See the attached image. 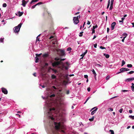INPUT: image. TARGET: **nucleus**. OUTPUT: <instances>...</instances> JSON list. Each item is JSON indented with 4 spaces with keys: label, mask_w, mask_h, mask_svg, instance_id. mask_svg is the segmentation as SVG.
<instances>
[{
    "label": "nucleus",
    "mask_w": 134,
    "mask_h": 134,
    "mask_svg": "<svg viewBox=\"0 0 134 134\" xmlns=\"http://www.w3.org/2000/svg\"><path fill=\"white\" fill-rule=\"evenodd\" d=\"M94 118V117L93 116L91 118L89 119V120L90 121H92L93 120Z\"/></svg>",
    "instance_id": "nucleus-21"
},
{
    "label": "nucleus",
    "mask_w": 134,
    "mask_h": 134,
    "mask_svg": "<svg viewBox=\"0 0 134 134\" xmlns=\"http://www.w3.org/2000/svg\"><path fill=\"white\" fill-rule=\"evenodd\" d=\"M95 32V30L94 29H93L92 30V34H93V33H94Z\"/></svg>",
    "instance_id": "nucleus-56"
},
{
    "label": "nucleus",
    "mask_w": 134,
    "mask_h": 134,
    "mask_svg": "<svg viewBox=\"0 0 134 134\" xmlns=\"http://www.w3.org/2000/svg\"><path fill=\"white\" fill-rule=\"evenodd\" d=\"M129 117L132 119H134V116L130 115L129 116Z\"/></svg>",
    "instance_id": "nucleus-30"
},
{
    "label": "nucleus",
    "mask_w": 134,
    "mask_h": 134,
    "mask_svg": "<svg viewBox=\"0 0 134 134\" xmlns=\"http://www.w3.org/2000/svg\"><path fill=\"white\" fill-rule=\"evenodd\" d=\"M84 78L88 79V76L87 75H84Z\"/></svg>",
    "instance_id": "nucleus-47"
},
{
    "label": "nucleus",
    "mask_w": 134,
    "mask_h": 134,
    "mask_svg": "<svg viewBox=\"0 0 134 134\" xmlns=\"http://www.w3.org/2000/svg\"><path fill=\"white\" fill-rule=\"evenodd\" d=\"M54 37L53 36H51L49 38V39L50 40H51V39H52V38H53Z\"/></svg>",
    "instance_id": "nucleus-59"
},
{
    "label": "nucleus",
    "mask_w": 134,
    "mask_h": 134,
    "mask_svg": "<svg viewBox=\"0 0 134 134\" xmlns=\"http://www.w3.org/2000/svg\"><path fill=\"white\" fill-rule=\"evenodd\" d=\"M38 1L37 0H32L30 3L31 4H32L34 2H36Z\"/></svg>",
    "instance_id": "nucleus-16"
},
{
    "label": "nucleus",
    "mask_w": 134,
    "mask_h": 134,
    "mask_svg": "<svg viewBox=\"0 0 134 134\" xmlns=\"http://www.w3.org/2000/svg\"><path fill=\"white\" fill-rule=\"evenodd\" d=\"M100 48L102 49H105V48L102 46H100Z\"/></svg>",
    "instance_id": "nucleus-44"
},
{
    "label": "nucleus",
    "mask_w": 134,
    "mask_h": 134,
    "mask_svg": "<svg viewBox=\"0 0 134 134\" xmlns=\"http://www.w3.org/2000/svg\"><path fill=\"white\" fill-rule=\"evenodd\" d=\"M81 56H82V57L80 58V60H81L82 59H83V58L84 57V53H82V54L81 55Z\"/></svg>",
    "instance_id": "nucleus-26"
},
{
    "label": "nucleus",
    "mask_w": 134,
    "mask_h": 134,
    "mask_svg": "<svg viewBox=\"0 0 134 134\" xmlns=\"http://www.w3.org/2000/svg\"><path fill=\"white\" fill-rule=\"evenodd\" d=\"M126 37V36H125V37H124L123 38V39H122V42H124V39H125V38Z\"/></svg>",
    "instance_id": "nucleus-51"
},
{
    "label": "nucleus",
    "mask_w": 134,
    "mask_h": 134,
    "mask_svg": "<svg viewBox=\"0 0 134 134\" xmlns=\"http://www.w3.org/2000/svg\"><path fill=\"white\" fill-rule=\"evenodd\" d=\"M118 97V96H114V97H112V98H111L110 99H113L114 98H115L116 97Z\"/></svg>",
    "instance_id": "nucleus-63"
},
{
    "label": "nucleus",
    "mask_w": 134,
    "mask_h": 134,
    "mask_svg": "<svg viewBox=\"0 0 134 134\" xmlns=\"http://www.w3.org/2000/svg\"><path fill=\"white\" fill-rule=\"evenodd\" d=\"M35 58H36V60L35 61V62L36 63H37L38 62V61L39 60V59H38V57H36Z\"/></svg>",
    "instance_id": "nucleus-24"
},
{
    "label": "nucleus",
    "mask_w": 134,
    "mask_h": 134,
    "mask_svg": "<svg viewBox=\"0 0 134 134\" xmlns=\"http://www.w3.org/2000/svg\"><path fill=\"white\" fill-rule=\"evenodd\" d=\"M7 6V4L5 3H4L3 4V7H5Z\"/></svg>",
    "instance_id": "nucleus-37"
},
{
    "label": "nucleus",
    "mask_w": 134,
    "mask_h": 134,
    "mask_svg": "<svg viewBox=\"0 0 134 134\" xmlns=\"http://www.w3.org/2000/svg\"><path fill=\"white\" fill-rule=\"evenodd\" d=\"M60 131L62 132V134H65L64 131V130H60Z\"/></svg>",
    "instance_id": "nucleus-25"
},
{
    "label": "nucleus",
    "mask_w": 134,
    "mask_h": 134,
    "mask_svg": "<svg viewBox=\"0 0 134 134\" xmlns=\"http://www.w3.org/2000/svg\"><path fill=\"white\" fill-rule=\"evenodd\" d=\"M63 83H65L66 84H67L68 83V81H63Z\"/></svg>",
    "instance_id": "nucleus-45"
},
{
    "label": "nucleus",
    "mask_w": 134,
    "mask_h": 134,
    "mask_svg": "<svg viewBox=\"0 0 134 134\" xmlns=\"http://www.w3.org/2000/svg\"><path fill=\"white\" fill-rule=\"evenodd\" d=\"M71 50V48L70 47H69L68 48H67V51H70Z\"/></svg>",
    "instance_id": "nucleus-42"
},
{
    "label": "nucleus",
    "mask_w": 134,
    "mask_h": 134,
    "mask_svg": "<svg viewBox=\"0 0 134 134\" xmlns=\"http://www.w3.org/2000/svg\"><path fill=\"white\" fill-rule=\"evenodd\" d=\"M36 6V5H35V4L33 6H32V7H31V8L32 9H34V8Z\"/></svg>",
    "instance_id": "nucleus-54"
},
{
    "label": "nucleus",
    "mask_w": 134,
    "mask_h": 134,
    "mask_svg": "<svg viewBox=\"0 0 134 134\" xmlns=\"http://www.w3.org/2000/svg\"><path fill=\"white\" fill-rule=\"evenodd\" d=\"M22 24V23H21L19 24L18 26L15 27L14 28V32L15 33H18L20 30V29L21 27V26Z\"/></svg>",
    "instance_id": "nucleus-1"
},
{
    "label": "nucleus",
    "mask_w": 134,
    "mask_h": 134,
    "mask_svg": "<svg viewBox=\"0 0 134 134\" xmlns=\"http://www.w3.org/2000/svg\"><path fill=\"white\" fill-rule=\"evenodd\" d=\"M2 92L5 94H7L8 93V91L5 88L2 87L1 88Z\"/></svg>",
    "instance_id": "nucleus-6"
},
{
    "label": "nucleus",
    "mask_w": 134,
    "mask_h": 134,
    "mask_svg": "<svg viewBox=\"0 0 134 134\" xmlns=\"http://www.w3.org/2000/svg\"><path fill=\"white\" fill-rule=\"evenodd\" d=\"M54 124L55 125V129L57 130H58L62 128L60 122L58 123L54 122Z\"/></svg>",
    "instance_id": "nucleus-2"
},
{
    "label": "nucleus",
    "mask_w": 134,
    "mask_h": 134,
    "mask_svg": "<svg viewBox=\"0 0 134 134\" xmlns=\"http://www.w3.org/2000/svg\"><path fill=\"white\" fill-rule=\"evenodd\" d=\"M98 109V108H96V109L94 110H93L91 113V114L92 115H93L96 112V111Z\"/></svg>",
    "instance_id": "nucleus-12"
},
{
    "label": "nucleus",
    "mask_w": 134,
    "mask_h": 134,
    "mask_svg": "<svg viewBox=\"0 0 134 134\" xmlns=\"http://www.w3.org/2000/svg\"><path fill=\"white\" fill-rule=\"evenodd\" d=\"M123 109L122 108L121 109L119 110V111L120 113H121Z\"/></svg>",
    "instance_id": "nucleus-49"
},
{
    "label": "nucleus",
    "mask_w": 134,
    "mask_h": 134,
    "mask_svg": "<svg viewBox=\"0 0 134 134\" xmlns=\"http://www.w3.org/2000/svg\"><path fill=\"white\" fill-rule=\"evenodd\" d=\"M70 91H69L68 90L66 92V94H68L69 93Z\"/></svg>",
    "instance_id": "nucleus-52"
},
{
    "label": "nucleus",
    "mask_w": 134,
    "mask_h": 134,
    "mask_svg": "<svg viewBox=\"0 0 134 134\" xmlns=\"http://www.w3.org/2000/svg\"><path fill=\"white\" fill-rule=\"evenodd\" d=\"M109 111H113V109L112 108H109Z\"/></svg>",
    "instance_id": "nucleus-50"
},
{
    "label": "nucleus",
    "mask_w": 134,
    "mask_h": 134,
    "mask_svg": "<svg viewBox=\"0 0 134 134\" xmlns=\"http://www.w3.org/2000/svg\"><path fill=\"white\" fill-rule=\"evenodd\" d=\"M92 72L93 74L94 75V77L95 78V79L96 80V76L97 74L96 73V72L94 69H92Z\"/></svg>",
    "instance_id": "nucleus-10"
},
{
    "label": "nucleus",
    "mask_w": 134,
    "mask_h": 134,
    "mask_svg": "<svg viewBox=\"0 0 134 134\" xmlns=\"http://www.w3.org/2000/svg\"><path fill=\"white\" fill-rule=\"evenodd\" d=\"M87 91H88L89 92L90 91V87H88L87 89Z\"/></svg>",
    "instance_id": "nucleus-58"
},
{
    "label": "nucleus",
    "mask_w": 134,
    "mask_h": 134,
    "mask_svg": "<svg viewBox=\"0 0 134 134\" xmlns=\"http://www.w3.org/2000/svg\"><path fill=\"white\" fill-rule=\"evenodd\" d=\"M48 54L47 53H45L43 55V57H44L46 58L48 56Z\"/></svg>",
    "instance_id": "nucleus-14"
},
{
    "label": "nucleus",
    "mask_w": 134,
    "mask_h": 134,
    "mask_svg": "<svg viewBox=\"0 0 134 134\" xmlns=\"http://www.w3.org/2000/svg\"><path fill=\"white\" fill-rule=\"evenodd\" d=\"M52 64L53 66L55 67L59 65V62L58 61H54Z\"/></svg>",
    "instance_id": "nucleus-5"
},
{
    "label": "nucleus",
    "mask_w": 134,
    "mask_h": 134,
    "mask_svg": "<svg viewBox=\"0 0 134 134\" xmlns=\"http://www.w3.org/2000/svg\"><path fill=\"white\" fill-rule=\"evenodd\" d=\"M43 3L42 2H39L38 3H37L36 4H35L36 6L37 5H39L40 4H42Z\"/></svg>",
    "instance_id": "nucleus-19"
},
{
    "label": "nucleus",
    "mask_w": 134,
    "mask_h": 134,
    "mask_svg": "<svg viewBox=\"0 0 134 134\" xmlns=\"http://www.w3.org/2000/svg\"><path fill=\"white\" fill-rule=\"evenodd\" d=\"M109 131L111 132V134H114V132L113 130H110Z\"/></svg>",
    "instance_id": "nucleus-27"
},
{
    "label": "nucleus",
    "mask_w": 134,
    "mask_h": 134,
    "mask_svg": "<svg viewBox=\"0 0 134 134\" xmlns=\"http://www.w3.org/2000/svg\"><path fill=\"white\" fill-rule=\"evenodd\" d=\"M114 2V0H111V4L113 5V2Z\"/></svg>",
    "instance_id": "nucleus-46"
},
{
    "label": "nucleus",
    "mask_w": 134,
    "mask_h": 134,
    "mask_svg": "<svg viewBox=\"0 0 134 134\" xmlns=\"http://www.w3.org/2000/svg\"><path fill=\"white\" fill-rule=\"evenodd\" d=\"M128 91L126 90H122L121 91V92H127Z\"/></svg>",
    "instance_id": "nucleus-41"
},
{
    "label": "nucleus",
    "mask_w": 134,
    "mask_h": 134,
    "mask_svg": "<svg viewBox=\"0 0 134 134\" xmlns=\"http://www.w3.org/2000/svg\"><path fill=\"white\" fill-rule=\"evenodd\" d=\"M4 38H1L0 39V42H3V41Z\"/></svg>",
    "instance_id": "nucleus-31"
},
{
    "label": "nucleus",
    "mask_w": 134,
    "mask_h": 134,
    "mask_svg": "<svg viewBox=\"0 0 134 134\" xmlns=\"http://www.w3.org/2000/svg\"><path fill=\"white\" fill-rule=\"evenodd\" d=\"M52 70L55 72V73H56L57 72V70H56L54 69H52Z\"/></svg>",
    "instance_id": "nucleus-40"
},
{
    "label": "nucleus",
    "mask_w": 134,
    "mask_h": 134,
    "mask_svg": "<svg viewBox=\"0 0 134 134\" xmlns=\"http://www.w3.org/2000/svg\"><path fill=\"white\" fill-rule=\"evenodd\" d=\"M54 60L57 61L60 60V59L58 57H56L54 58Z\"/></svg>",
    "instance_id": "nucleus-28"
},
{
    "label": "nucleus",
    "mask_w": 134,
    "mask_h": 134,
    "mask_svg": "<svg viewBox=\"0 0 134 134\" xmlns=\"http://www.w3.org/2000/svg\"><path fill=\"white\" fill-rule=\"evenodd\" d=\"M103 55L105 56L107 58H108L109 57V55L108 54H106L105 53H104Z\"/></svg>",
    "instance_id": "nucleus-15"
},
{
    "label": "nucleus",
    "mask_w": 134,
    "mask_h": 134,
    "mask_svg": "<svg viewBox=\"0 0 134 134\" xmlns=\"http://www.w3.org/2000/svg\"><path fill=\"white\" fill-rule=\"evenodd\" d=\"M55 96V95L54 94H52L50 96V97L51 98L52 97H54Z\"/></svg>",
    "instance_id": "nucleus-43"
},
{
    "label": "nucleus",
    "mask_w": 134,
    "mask_h": 134,
    "mask_svg": "<svg viewBox=\"0 0 134 134\" xmlns=\"http://www.w3.org/2000/svg\"><path fill=\"white\" fill-rule=\"evenodd\" d=\"M97 44H96L94 45V47L95 48H96L97 47Z\"/></svg>",
    "instance_id": "nucleus-61"
},
{
    "label": "nucleus",
    "mask_w": 134,
    "mask_h": 134,
    "mask_svg": "<svg viewBox=\"0 0 134 134\" xmlns=\"http://www.w3.org/2000/svg\"><path fill=\"white\" fill-rule=\"evenodd\" d=\"M22 5L23 7H25L26 4L27 3V2H26L25 0H22Z\"/></svg>",
    "instance_id": "nucleus-11"
},
{
    "label": "nucleus",
    "mask_w": 134,
    "mask_h": 134,
    "mask_svg": "<svg viewBox=\"0 0 134 134\" xmlns=\"http://www.w3.org/2000/svg\"><path fill=\"white\" fill-rule=\"evenodd\" d=\"M58 52L59 55L60 56H63L65 54V51L63 50L60 49Z\"/></svg>",
    "instance_id": "nucleus-4"
},
{
    "label": "nucleus",
    "mask_w": 134,
    "mask_h": 134,
    "mask_svg": "<svg viewBox=\"0 0 134 134\" xmlns=\"http://www.w3.org/2000/svg\"><path fill=\"white\" fill-rule=\"evenodd\" d=\"M116 24L115 22H113L111 25V29L113 30L114 29V26Z\"/></svg>",
    "instance_id": "nucleus-9"
},
{
    "label": "nucleus",
    "mask_w": 134,
    "mask_h": 134,
    "mask_svg": "<svg viewBox=\"0 0 134 134\" xmlns=\"http://www.w3.org/2000/svg\"><path fill=\"white\" fill-rule=\"evenodd\" d=\"M66 64L68 66H69L70 65V64L67 62H66Z\"/></svg>",
    "instance_id": "nucleus-57"
},
{
    "label": "nucleus",
    "mask_w": 134,
    "mask_h": 134,
    "mask_svg": "<svg viewBox=\"0 0 134 134\" xmlns=\"http://www.w3.org/2000/svg\"><path fill=\"white\" fill-rule=\"evenodd\" d=\"M59 62V65L62 64L63 65H64V63L62 61H61L60 60V61H58Z\"/></svg>",
    "instance_id": "nucleus-29"
},
{
    "label": "nucleus",
    "mask_w": 134,
    "mask_h": 134,
    "mask_svg": "<svg viewBox=\"0 0 134 134\" xmlns=\"http://www.w3.org/2000/svg\"><path fill=\"white\" fill-rule=\"evenodd\" d=\"M110 76H109L108 75V76H106V80H108L109 78H110Z\"/></svg>",
    "instance_id": "nucleus-39"
},
{
    "label": "nucleus",
    "mask_w": 134,
    "mask_h": 134,
    "mask_svg": "<svg viewBox=\"0 0 134 134\" xmlns=\"http://www.w3.org/2000/svg\"><path fill=\"white\" fill-rule=\"evenodd\" d=\"M18 13V14L19 16H20L23 14L24 12H20V11H19Z\"/></svg>",
    "instance_id": "nucleus-13"
},
{
    "label": "nucleus",
    "mask_w": 134,
    "mask_h": 134,
    "mask_svg": "<svg viewBox=\"0 0 134 134\" xmlns=\"http://www.w3.org/2000/svg\"><path fill=\"white\" fill-rule=\"evenodd\" d=\"M129 112L130 113H132V111L131 110H129Z\"/></svg>",
    "instance_id": "nucleus-60"
},
{
    "label": "nucleus",
    "mask_w": 134,
    "mask_h": 134,
    "mask_svg": "<svg viewBox=\"0 0 134 134\" xmlns=\"http://www.w3.org/2000/svg\"><path fill=\"white\" fill-rule=\"evenodd\" d=\"M83 33V32H80V35H79V36L80 37H81L82 36Z\"/></svg>",
    "instance_id": "nucleus-38"
},
{
    "label": "nucleus",
    "mask_w": 134,
    "mask_h": 134,
    "mask_svg": "<svg viewBox=\"0 0 134 134\" xmlns=\"http://www.w3.org/2000/svg\"><path fill=\"white\" fill-rule=\"evenodd\" d=\"M129 70V69L126 68H122L120 69V70L121 71V72H123L125 71H128Z\"/></svg>",
    "instance_id": "nucleus-7"
},
{
    "label": "nucleus",
    "mask_w": 134,
    "mask_h": 134,
    "mask_svg": "<svg viewBox=\"0 0 134 134\" xmlns=\"http://www.w3.org/2000/svg\"><path fill=\"white\" fill-rule=\"evenodd\" d=\"M41 35V34H40L37 37L36 41H40V38L38 37L40 36Z\"/></svg>",
    "instance_id": "nucleus-33"
},
{
    "label": "nucleus",
    "mask_w": 134,
    "mask_h": 134,
    "mask_svg": "<svg viewBox=\"0 0 134 134\" xmlns=\"http://www.w3.org/2000/svg\"><path fill=\"white\" fill-rule=\"evenodd\" d=\"M125 62L124 60H122V64L121 65V66H123L124 64H125Z\"/></svg>",
    "instance_id": "nucleus-17"
},
{
    "label": "nucleus",
    "mask_w": 134,
    "mask_h": 134,
    "mask_svg": "<svg viewBox=\"0 0 134 134\" xmlns=\"http://www.w3.org/2000/svg\"><path fill=\"white\" fill-rule=\"evenodd\" d=\"M133 73H134V71H131L128 72L127 74H133Z\"/></svg>",
    "instance_id": "nucleus-32"
},
{
    "label": "nucleus",
    "mask_w": 134,
    "mask_h": 134,
    "mask_svg": "<svg viewBox=\"0 0 134 134\" xmlns=\"http://www.w3.org/2000/svg\"><path fill=\"white\" fill-rule=\"evenodd\" d=\"M134 80V77L130 78H129L127 79H126L125 80V81L130 82L131 81H133Z\"/></svg>",
    "instance_id": "nucleus-8"
},
{
    "label": "nucleus",
    "mask_w": 134,
    "mask_h": 134,
    "mask_svg": "<svg viewBox=\"0 0 134 134\" xmlns=\"http://www.w3.org/2000/svg\"><path fill=\"white\" fill-rule=\"evenodd\" d=\"M110 4V0H109L108 2V4L107 7V8L108 9L109 6Z\"/></svg>",
    "instance_id": "nucleus-18"
},
{
    "label": "nucleus",
    "mask_w": 134,
    "mask_h": 134,
    "mask_svg": "<svg viewBox=\"0 0 134 134\" xmlns=\"http://www.w3.org/2000/svg\"><path fill=\"white\" fill-rule=\"evenodd\" d=\"M73 21L75 24H77L79 21L78 19V16L74 17H73Z\"/></svg>",
    "instance_id": "nucleus-3"
},
{
    "label": "nucleus",
    "mask_w": 134,
    "mask_h": 134,
    "mask_svg": "<svg viewBox=\"0 0 134 134\" xmlns=\"http://www.w3.org/2000/svg\"><path fill=\"white\" fill-rule=\"evenodd\" d=\"M87 24L88 25H90V21H88Z\"/></svg>",
    "instance_id": "nucleus-55"
},
{
    "label": "nucleus",
    "mask_w": 134,
    "mask_h": 134,
    "mask_svg": "<svg viewBox=\"0 0 134 134\" xmlns=\"http://www.w3.org/2000/svg\"><path fill=\"white\" fill-rule=\"evenodd\" d=\"M90 97H88L87 99H86L85 102H84V104L87 101V100L89 99L90 98Z\"/></svg>",
    "instance_id": "nucleus-48"
},
{
    "label": "nucleus",
    "mask_w": 134,
    "mask_h": 134,
    "mask_svg": "<svg viewBox=\"0 0 134 134\" xmlns=\"http://www.w3.org/2000/svg\"><path fill=\"white\" fill-rule=\"evenodd\" d=\"M127 66L128 68H131L132 67V65L131 64H128L127 65Z\"/></svg>",
    "instance_id": "nucleus-23"
},
{
    "label": "nucleus",
    "mask_w": 134,
    "mask_h": 134,
    "mask_svg": "<svg viewBox=\"0 0 134 134\" xmlns=\"http://www.w3.org/2000/svg\"><path fill=\"white\" fill-rule=\"evenodd\" d=\"M42 54V53H40L39 54H36V57H38L40 56Z\"/></svg>",
    "instance_id": "nucleus-35"
},
{
    "label": "nucleus",
    "mask_w": 134,
    "mask_h": 134,
    "mask_svg": "<svg viewBox=\"0 0 134 134\" xmlns=\"http://www.w3.org/2000/svg\"><path fill=\"white\" fill-rule=\"evenodd\" d=\"M113 5L110 4V7L109 8V9L110 10H111L113 8Z\"/></svg>",
    "instance_id": "nucleus-34"
},
{
    "label": "nucleus",
    "mask_w": 134,
    "mask_h": 134,
    "mask_svg": "<svg viewBox=\"0 0 134 134\" xmlns=\"http://www.w3.org/2000/svg\"><path fill=\"white\" fill-rule=\"evenodd\" d=\"M123 35L125 36H127V34L126 33H124L123 34Z\"/></svg>",
    "instance_id": "nucleus-64"
},
{
    "label": "nucleus",
    "mask_w": 134,
    "mask_h": 134,
    "mask_svg": "<svg viewBox=\"0 0 134 134\" xmlns=\"http://www.w3.org/2000/svg\"><path fill=\"white\" fill-rule=\"evenodd\" d=\"M16 115L17 116H19V118H20V115L19 114H16Z\"/></svg>",
    "instance_id": "nucleus-62"
},
{
    "label": "nucleus",
    "mask_w": 134,
    "mask_h": 134,
    "mask_svg": "<svg viewBox=\"0 0 134 134\" xmlns=\"http://www.w3.org/2000/svg\"><path fill=\"white\" fill-rule=\"evenodd\" d=\"M97 27V25H96L95 26H93V29H94L96 28Z\"/></svg>",
    "instance_id": "nucleus-36"
},
{
    "label": "nucleus",
    "mask_w": 134,
    "mask_h": 134,
    "mask_svg": "<svg viewBox=\"0 0 134 134\" xmlns=\"http://www.w3.org/2000/svg\"><path fill=\"white\" fill-rule=\"evenodd\" d=\"M55 109L54 108H51L49 109V111H51L52 110L54 111L55 110Z\"/></svg>",
    "instance_id": "nucleus-22"
},
{
    "label": "nucleus",
    "mask_w": 134,
    "mask_h": 134,
    "mask_svg": "<svg viewBox=\"0 0 134 134\" xmlns=\"http://www.w3.org/2000/svg\"><path fill=\"white\" fill-rule=\"evenodd\" d=\"M51 77L52 79H55L56 78V76L55 75L53 74L52 75Z\"/></svg>",
    "instance_id": "nucleus-20"
},
{
    "label": "nucleus",
    "mask_w": 134,
    "mask_h": 134,
    "mask_svg": "<svg viewBox=\"0 0 134 134\" xmlns=\"http://www.w3.org/2000/svg\"><path fill=\"white\" fill-rule=\"evenodd\" d=\"M64 67L65 68V69L67 70L68 69V67L67 66H64Z\"/></svg>",
    "instance_id": "nucleus-53"
}]
</instances>
